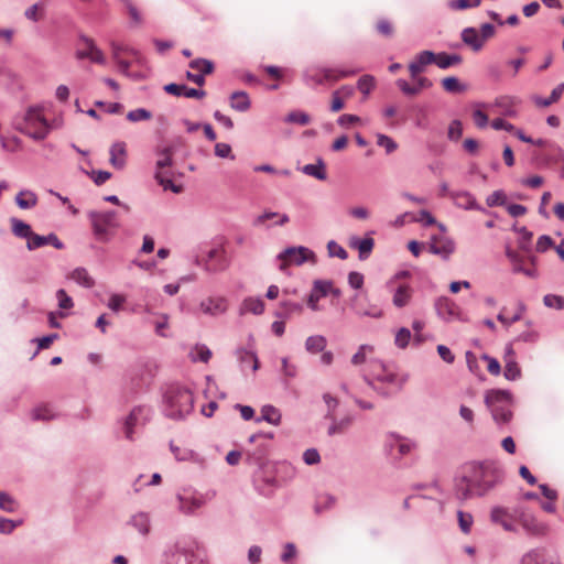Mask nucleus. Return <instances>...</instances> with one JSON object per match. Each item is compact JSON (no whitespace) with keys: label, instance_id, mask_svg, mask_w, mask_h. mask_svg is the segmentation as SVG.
I'll return each instance as SVG.
<instances>
[{"label":"nucleus","instance_id":"f257e3e1","mask_svg":"<svg viewBox=\"0 0 564 564\" xmlns=\"http://www.w3.org/2000/svg\"><path fill=\"white\" fill-rule=\"evenodd\" d=\"M465 469L477 496L485 495L502 478L501 471L490 464L470 463Z\"/></svg>","mask_w":564,"mask_h":564},{"label":"nucleus","instance_id":"f03ea898","mask_svg":"<svg viewBox=\"0 0 564 564\" xmlns=\"http://www.w3.org/2000/svg\"><path fill=\"white\" fill-rule=\"evenodd\" d=\"M485 402L496 422L507 423L510 421L512 413L510 410L511 398L509 392L505 390H490L486 393Z\"/></svg>","mask_w":564,"mask_h":564},{"label":"nucleus","instance_id":"7ed1b4c3","mask_svg":"<svg viewBox=\"0 0 564 564\" xmlns=\"http://www.w3.org/2000/svg\"><path fill=\"white\" fill-rule=\"evenodd\" d=\"M169 415L175 419L189 414L194 406L192 392L185 388H173L166 394Z\"/></svg>","mask_w":564,"mask_h":564},{"label":"nucleus","instance_id":"20e7f679","mask_svg":"<svg viewBox=\"0 0 564 564\" xmlns=\"http://www.w3.org/2000/svg\"><path fill=\"white\" fill-rule=\"evenodd\" d=\"M111 55L121 74L128 77H132L134 79L141 78L140 75L131 74L129 72V68L131 66L130 58L138 63H141L142 57L138 51H135L132 47L122 45L120 43L111 42Z\"/></svg>","mask_w":564,"mask_h":564},{"label":"nucleus","instance_id":"39448f33","mask_svg":"<svg viewBox=\"0 0 564 564\" xmlns=\"http://www.w3.org/2000/svg\"><path fill=\"white\" fill-rule=\"evenodd\" d=\"M21 131L35 140H42L48 132V124L40 108H30L24 117Z\"/></svg>","mask_w":564,"mask_h":564},{"label":"nucleus","instance_id":"423d86ee","mask_svg":"<svg viewBox=\"0 0 564 564\" xmlns=\"http://www.w3.org/2000/svg\"><path fill=\"white\" fill-rule=\"evenodd\" d=\"M280 270L285 271L290 265H301L305 261H315V254L305 247H291L278 256Z\"/></svg>","mask_w":564,"mask_h":564},{"label":"nucleus","instance_id":"0eeeda50","mask_svg":"<svg viewBox=\"0 0 564 564\" xmlns=\"http://www.w3.org/2000/svg\"><path fill=\"white\" fill-rule=\"evenodd\" d=\"M506 254L510 260L513 271L523 273L529 278H535L538 275L535 268V260L533 257H527L518 251L507 248Z\"/></svg>","mask_w":564,"mask_h":564},{"label":"nucleus","instance_id":"6e6552de","mask_svg":"<svg viewBox=\"0 0 564 564\" xmlns=\"http://www.w3.org/2000/svg\"><path fill=\"white\" fill-rule=\"evenodd\" d=\"M91 225L96 236L106 235L109 228L116 227V218L117 214L115 212H105V213H90L89 215Z\"/></svg>","mask_w":564,"mask_h":564},{"label":"nucleus","instance_id":"1a4fd4ad","mask_svg":"<svg viewBox=\"0 0 564 564\" xmlns=\"http://www.w3.org/2000/svg\"><path fill=\"white\" fill-rule=\"evenodd\" d=\"M490 519L494 523L501 525L506 531L516 532V516L507 508L495 507L491 510Z\"/></svg>","mask_w":564,"mask_h":564},{"label":"nucleus","instance_id":"9d476101","mask_svg":"<svg viewBox=\"0 0 564 564\" xmlns=\"http://www.w3.org/2000/svg\"><path fill=\"white\" fill-rule=\"evenodd\" d=\"M373 352H375L373 346L361 345L358 348L357 352L351 357V364L354 366H360L362 364L369 362L373 369L380 368V369H382V371L386 372L384 365L381 361L372 358Z\"/></svg>","mask_w":564,"mask_h":564},{"label":"nucleus","instance_id":"9b49d317","mask_svg":"<svg viewBox=\"0 0 564 564\" xmlns=\"http://www.w3.org/2000/svg\"><path fill=\"white\" fill-rule=\"evenodd\" d=\"M128 161L127 143L117 141L109 149V163L116 170H123Z\"/></svg>","mask_w":564,"mask_h":564},{"label":"nucleus","instance_id":"f8f14e48","mask_svg":"<svg viewBox=\"0 0 564 564\" xmlns=\"http://www.w3.org/2000/svg\"><path fill=\"white\" fill-rule=\"evenodd\" d=\"M227 300L221 296L207 297L203 300L199 304L200 312L212 316L224 314L227 311Z\"/></svg>","mask_w":564,"mask_h":564},{"label":"nucleus","instance_id":"ddd939ff","mask_svg":"<svg viewBox=\"0 0 564 564\" xmlns=\"http://www.w3.org/2000/svg\"><path fill=\"white\" fill-rule=\"evenodd\" d=\"M332 289L330 281L316 280L314 282L311 294L307 299V306L313 311H318V301L319 299L326 296L328 294V290Z\"/></svg>","mask_w":564,"mask_h":564},{"label":"nucleus","instance_id":"4468645a","mask_svg":"<svg viewBox=\"0 0 564 564\" xmlns=\"http://www.w3.org/2000/svg\"><path fill=\"white\" fill-rule=\"evenodd\" d=\"M454 242L446 237H433L430 245V252L447 259L454 252Z\"/></svg>","mask_w":564,"mask_h":564},{"label":"nucleus","instance_id":"2eb2a0df","mask_svg":"<svg viewBox=\"0 0 564 564\" xmlns=\"http://www.w3.org/2000/svg\"><path fill=\"white\" fill-rule=\"evenodd\" d=\"M435 54L431 51H423L416 55L413 62L409 65V72L412 78H416L420 75L426 65H430L434 62Z\"/></svg>","mask_w":564,"mask_h":564},{"label":"nucleus","instance_id":"dca6fc26","mask_svg":"<svg viewBox=\"0 0 564 564\" xmlns=\"http://www.w3.org/2000/svg\"><path fill=\"white\" fill-rule=\"evenodd\" d=\"M164 90L167 94L174 95V96H185L187 98H204L206 96V91L203 89H195L189 88L185 85H178V84H167L164 86Z\"/></svg>","mask_w":564,"mask_h":564},{"label":"nucleus","instance_id":"f3484780","mask_svg":"<svg viewBox=\"0 0 564 564\" xmlns=\"http://www.w3.org/2000/svg\"><path fill=\"white\" fill-rule=\"evenodd\" d=\"M180 510L184 513H193L195 510L205 505V499L202 495H178Z\"/></svg>","mask_w":564,"mask_h":564},{"label":"nucleus","instance_id":"a211bd4d","mask_svg":"<svg viewBox=\"0 0 564 564\" xmlns=\"http://www.w3.org/2000/svg\"><path fill=\"white\" fill-rule=\"evenodd\" d=\"M454 204L463 209L484 210V208L476 202L475 197L468 192H454L449 194Z\"/></svg>","mask_w":564,"mask_h":564},{"label":"nucleus","instance_id":"6ab92c4d","mask_svg":"<svg viewBox=\"0 0 564 564\" xmlns=\"http://www.w3.org/2000/svg\"><path fill=\"white\" fill-rule=\"evenodd\" d=\"M505 377L508 380H516L520 378L521 370L518 366V364L514 360V351L512 347L509 345L506 348V355H505Z\"/></svg>","mask_w":564,"mask_h":564},{"label":"nucleus","instance_id":"aec40b11","mask_svg":"<svg viewBox=\"0 0 564 564\" xmlns=\"http://www.w3.org/2000/svg\"><path fill=\"white\" fill-rule=\"evenodd\" d=\"M393 292L392 302L397 307L405 306L412 296V289L406 283L395 284L393 289H389Z\"/></svg>","mask_w":564,"mask_h":564},{"label":"nucleus","instance_id":"412c9836","mask_svg":"<svg viewBox=\"0 0 564 564\" xmlns=\"http://www.w3.org/2000/svg\"><path fill=\"white\" fill-rule=\"evenodd\" d=\"M455 492L460 500L469 499L475 495V489L471 481L468 479V474L465 468L462 477L456 480Z\"/></svg>","mask_w":564,"mask_h":564},{"label":"nucleus","instance_id":"4be33fe9","mask_svg":"<svg viewBox=\"0 0 564 564\" xmlns=\"http://www.w3.org/2000/svg\"><path fill=\"white\" fill-rule=\"evenodd\" d=\"M193 556L194 554L189 550L177 542L167 555V564H192L191 557Z\"/></svg>","mask_w":564,"mask_h":564},{"label":"nucleus","instance_id":"5701e85b","mask_svg":"<svg viewBox=\"0 0 564 564\" xmlns=\"http://www.w3.org/2000/svg\"><path fill=\"white\" fill-rule=\"evenodd\" d=\"M519 523L522 525V528L530 534H542L544 532V525L538 520L528 514H520L518 518Z\"/></svg>","mask_w":564,"mask_h":564},{"label":"nucleus","instance_id":"b1692460","mask_svg":"<svg viewBox=\"0 0 564 564\" xmlns=\"http://www.w3.org/2000/svg\"><path fill=\"white\" fill-rule=\"evenodd\" d=\"M525 306L522 303H519L516 312L512 315H509L507 308L503 307L498 314L497 318L502 325L510 327L513 323L522 318Z\"/></svg>","mask_w":564,"mask_h":564},{"label":"nucleus","instance_id":"393cba45","mask_svg":"<svg viewBox=\"0 0 564 564\" xmlns=\"http://www.w3.org/2000/svg\"><path fill=\"white\" fill-rule=\"evenodd\" d=\"M15 203L21 209H30L36 206L37 196L35 193L24 189L17 194Z\"/></svg>","mask_w":564,"mask_h":564},{"label":"nucleus","instance_id":"a878e982","mask_svg":"<svg viewBox=\"0 0 564 564\" xmlns=\"http://www.w3.org/2000/svg\"><path fill=\"white\" fill-rule=\"evenodd\" d=\"M250 99L246 91H235L230 96V107L237 111H247L250 108Z\"/></svg>","mask_w":564,"mask_h":564},{"label":"nucleus","instance_id":"bb28decb","mask_svg":"<svg viewBox=\"0 0 564 564\" xmlns=\"http://www.w3.org/2000/svg\"><path fill=\"white\" fill-rule=\"evenodd\" d=\"M264 311V303L258 297L246 299L240 307V314L253 313L256 315L262 314Z\"/></svg>","mask_w":564,"mask_h":564},{"label":"nucleus","instance_id":"cd10ccee","mask_svg":"<svg viewBox=\"0 0 564 564\" xmlns=\"http://www.w3.org/2000/svg\"><path fill=\"white\" fill-rule=\"evenodd\" d=\"M302 172L319 181H325L327 178L326 167L322 160H318L316 164L304 165L302 167Z\"/></svg>","mask_w":564,"mask_h":564},{"label":"nucleus","instance_id":"c85d7f7f","mask_svg":"<svg viewBox=\"0 0 564 564\" xmlns=\"http://www.w3.org/2000/svg\"><path fill=\"white\" fill-rule=\"evenodd\" d=\"M261 420L273 425H279L281 422V413L273 405H264L261 409V417L257 419V422Z\"/></svg>","mask_w":564,"mask_h":564},{"label":"nucleus","instance_id":"c756f323","mask_svg":"<svg viewBox=\"0 0 564 564\" xmlns=\"http://www.w3.org/2000/svg\"><path fill=\"white\" fill-rule=\"evenodd\" d=\"M462 40L465 44L471 46L475 51L480 50L482 41L479 39L477 31L473 28H467L462 33Z\"/></svg>","mask_w":564,"mask_h":564},{"label":"nucleus","instance_id":"7c9ffc66","mask_svg":"<svg viewBox=\"0 0 564 564\" xmlns=\"http://www.w3.org/2000/svg\"><path fill=\"white\" fill-rule=\"evenodd\" d=\"M11 228L17 237L26 239V242L33 232L30 225L15 218L11 219Z\"/></svg>","mask_w":564,"mask_h":564},{"label":"nucleus","instance_id":"2f4dec72","mask_svg":"<svg viewBox=\"0 0 564 564\" xmlns=\"http://www.w3.org/2000/svg\"><path fill=\"white\" fill-rule=\"evenodd\" d=\"M156 182L163 187L164 191H172L173 193H181L182 186L175 185L164 171H155L154 175Z\"/></svg>","mask_w":564,"mask_h":564},{"label":"nucleus","instance_id":"473e14b6","mask_svg":"<svg viewBox=\"0 0 564 564\" xmlns=\"http://www.w3.org/2000/svg\"><path fill=\"white\" fill-rule=\"evenodd\" d=\"M326 343V338L322 335L310 336L305 341V348L312 354H317L324 350Z\"/></svg>","mask_w":564,"mask_h":564},{"label":"nucleus","instance_id":"72a5a7b5","mask_svg":"<svg viewBox=\"0 0 564 564\" xmlns=\"http://www.w3.org/2000/svg\"><path fill=\"white\" fill-rule=\"evenodd\" d=\"M173 153L174 151L171 147H166L158 152L156 171H164L165 167L173 164Z\"/></svg>","mask_w":564,"mask_h":564},{"label":"nucleus","instance_id":"f704fd0d","mask_svg":"<svg viewBox=\"0 0 564 564\" xmlns=\"http://www.w3.org/2000/svg\"><path fill=\"white\" fill-rule=\"evenodd\" d=\"M192 361L208 362L212 358L210 349L205 345H196L189 352Z\"/></svg>","mask_w":564,"mask_h":564},{"label":"nucleus","instance_id":"c9c22d12","mask_svg":"<svg viewBox=\"0 0 564 564\" xmlns=\"http://www.w3.org/2000/svg\"><path fill=\"white\" fill-rule=\"evenodd\" d=\"M462 62V57L458 55H448L446 53L435 54V63L438 67L445 69L452 65L458 64Z\"/></svg>","mask_w":564,"mask_h":564},{"label":"nucleus","instance_id":"e433bc0d","mask_svg":"<svg viewBox=\"0 0 564 564\" xmlns=\"http://www.w3.org/2000/svg\"><path fill=\"white\" fill-rule=\"evenodd\" d=\"M144 408H134L129 416L127 417L126 424H124V432L127 438H132V427L138 423L139 416H141L144 412Z\"/></svg>","mask_w":564,"mask_h":564},{"label":"nucleus","instance_id":"4c0bfd02","mask_svg":"<svg viewBox=\"0 0 564 564\" xmlns=\"http://www.w3.org/2000/svg\"><path fill=\"white\" fill-rule=\"evenodd\" d=\"M375 246V241L372 238H365L356 240L352 243V247L357 248L359 251V258L366 259L371 253Z\"/></svg>","mask_w":564,"mask_h":564},{"label":"nucleus","instance_id":"58836bf2","mask_svg":"<svg viewBox=\"0 0 564 564\" xmlns=\"http://www.w3.org/2000/svg\"><path fill=\"white\" fill-rule=\"evenodd\" d=\"M236 354L241 365H252L253 371L259 369V360L254 352L246 349H238Z\"/></svg>","mask_w":564,"mask_h":564},{"label":"nucleus","instance_id":"ea45409f","mask_svg":"<svg viewBox=\"0 0 564 564\" xmlns=\"http://www.w3.org/2000/svg\"><path fill=\"white\" fill-rule=\"evenodd\" d=\"M70 278L85 288H91L94 285V280L84 268L75 269L72 272Z\"/></svg>","mask_w":564,"mask_h":564},{"label":"nucleus","instance_id":"a19ab883","mask_svg":"<svg viewBox=\"0 0 564 564\" xmlns=\"http://www.w3.org/2000/svg\"><path fill=\"white\" fill-rule=\"evenodd\" d=\"M32 420L34 421H50L55 414L47 405H39L31 411Z\"/></svg>","mask_w":564,"mask_h":564},{"label":"nucleus","instance_id":"79ce46f5","mask_svg":"<svg viewBox=\"0 0 564 564\" xmlns=\"http://www.w3.org/2000/svg\"><path fill=\"white\" fill-rule=\"evenodd\" d=\"M131 523L134 528H137L142 534H148L150 530V520L147 513H137L132 517Z\"/></svg>","mask_w":564,"mask_h":564},{"label":"nucleus","instance_id":"37998d69","mask_svg":"<svg viewBox=\"0 0 564 564\" xmlns=\"http://www.w3.org/2000/svg\"><path fill=\"white\" fill-rule=\"evenodd\" d=\"M189 67L192 69H195L197 70L199 74H202L203 76L204 75H208V74H212L213 70H214V64L208 61V59H204V58H197V59H193L191 63H189Z\"/></svg>","mask_w":564,"mask_h":564},{"label":"nucleus","instance_id":"c03bdc74","mask_svg":"<svg viewBox=\"0 0 564 564\" xmlns=\"http://www.w3.org/2000/svg\"><path fill=\"white\" fill-rule=\"evenodd\" d=\"M355 73V70H340L332 68H326L323 70L324 79L332 83L338 82L341 78L352 76Z\"/></svg>","mask_w":564,"mask_h":564},{"label":"nucleus","instance_id":"a18cd8bd","mask_svg":"<svg viewBox=\"0 0 564 564\" xmlns=\"http://www.w3.org/2000/svg\"><path fill=\"white\" fill-rule=\"evenodd\" d=\"M436 306L441 315L454 316L456 314L457 306L447 297H441L437 301Z\"/></svg>","mask_w":564,"mask_h":564},{"label":"nucleus","instance_id":"49530a36","mask_svg":"<svg viewBox=\"0 0 564 564\" xmlns=\"http://www.w3.org/2000/svg\"><path fill=\"white\" fill-rule=\"evenodd\" d=\"M563 93H564V83L557 85L552 90L551 95H549V98H546V99H536V104L539 106H542V107H547L551 104L557 101L561 98V96L563 95Z\"/></svg>","mask_w":564,"mask_h":564},{"label":"nucleus","instance_id":"de8ad7c7","mask_svg":"<svg viewBox=\"0 0 564 564\" xmlns=\"http://www.w3.org/2000/svg\"><path fill=\"white\" fill-rule=\"evenodd\" d=\"M376 30L384 37H391L394 33L393 24L388 19H379L376 23Z\"/></svg>","mask_w":564,"mask_h":564},{"label":"nucleus","instance_id":"09e8293b","mask_svg":"<svg viewBox=\"0 0 564 564\" xmlns=\"http://www.w3.org/2000/svg\"><path fill=\"white\" fill-rule=\"evenodd\" d=\"M352 419L350 416H346L338 422L333 423L328 429L329 435L344 433L351 424Z\"/></svg>","mask_w":564,"mask_h":564},{"label":"nucleus","instance_id":"8fccbe9b","mask_svg":"<svg viewBox=\"0 0 564 564\" xmlns=\"http://www.w3.org/2000/svg\"><path fill=\"white\" fill-rule=\"evenodd\" d=\"M80 45H82V47H79L76 51V57L78 59L88 58V56L90 55V45H95V42L89 37L82 36Z\"/></svg>","mask_w":564,"mask_h":564},{"label":"nucleus","instance_id":"3c124183","mask_svg":"<svg viewBox=\"0 0 564 564\" xmlns=\"http://www.w3.org/2000/svg\"><path fill=\"white\" fill-rule=\"evenodd\" d=\"M151 118H152V113L143 108L131 110L127 115V119L131 122L150 120Z\"/></svg>","mask_w":564,"mask_h":564},{"label":"nucleus","instance_id":"603ef678","mask_svg":"<svg viewBox=\"0 0 564 564\" xmlns=\"http://www.w3.org/2000/svg\"><path fill=\"white\" fill-rule=\"evenodd\" d=\"M357 87L367 96L375 87V78L370 75H364L359 78Z\"/></svg>","mask_w":564,"mask_h":564},{"label":"nucleus","instance_id":"864d4df0","mask_svg":"<svg viewBox=\"0 0 564 564\" xmlns=\"http://www.w3.org/2000/svg\"><path fill=\"white\" fill-rule=\"evenodd\" d=\"M443 88L448 93H459L464 87L456 77H446L442 80Z\"/></svg>","mask_w":564,"mask_h":564},{"label":"nucleus","instance_id":"5fc2aeb1","mask_svg":"<svg viewBox=\"0 0 564 564\" xmlns=\"http://www.w3.org/2000/svg\"><path fill=\"white\" fill-rule=\"evenodd\" d=\"M544 304L547 307L563 310L564 308V297L555 294H547L543 299Z\"/></svg>","mask_w":564,"mask_h":564},{"label":"nucleus","instance_id":"6e6d98bb","mask_svg":"<svg viewBox=\"0 0 564 564\" xmlns=\"http://www.w3.org/2000/svg\"><path fill=\"white\" fill-rule=\"evenodd\" d=\"M411 333L408 328H400L395 334L394 343L399 348H405L410 341Z\"/></svg>","mask_w":564,"mask_h":564},{"label":"nucleus","instance_id":"4d7b16f0","mask_svg":"<svg viewBox=\"0 0 564 564\" xmlns=\"http://www.w3.org/2000/svg\"><path fill=\"white\" fill-rule=\"evenodd\" d=\"M286 121L292 123H299L301 126H306L310 123L311 119L310 116L305 112L293 111L288 115Z\"/></svg>","mask_w":564,"mask_h":564},{"label":"nucleus","instance_id":"13d9d810","mask_svg":"<svg viewBox=\"0 0 564 564\" xmlns=\"http://www.w3.org/2000/svg\"><path fill=\"white\" fill-rule=\"evenodd\" d=\"M506 200H507V197L502 191H495L492 194H490L487 197L486 203L489 207H492V206H502V205H505Z\"/></svg>","mask_w":564,"mask_h":564},{"label":"nucleus","instance_id":"bf43d9fd","mask_svg":"<svg viewBox=\"0 0 564 564\" xmlns=\"http://www.w3.org/2000/svg\"><path fill=\"white\" fill-rule=\"evenodd\" d=\"M415 447V444L410 441L398 440L394 445H391V448H397L400 456L408 455Z\"/></svg>","mask_w":564,"mask_h":564},{"label":"nucleus","instance_id":"052dcab7","mask_svg":"<svg viewBox=\"0 0 564 564\" xmlns=\"http://www.w3.org/2000/svg\"><path fill=\"white\" fill-rule=\"evenodd\" d=\"M0 509L4 510L7 512H13L17 509V503L11 496H9L8 494L1 492L0 494Z\"/></svg>","mask_w":564,"mask_h":564},{"label":"nucleus","instance_id":"680f3d73","mask_svg":"<svg viewBox=\"0 0 564 564\" xmlns=\"http://www.w3.org/2000/svg\"><path fill=\"white\" fill-rule=\"evenodd\" d=\"M481 0H454L449 7L454 10H465L468 8H476L480 4Z\"/></svg>","mask_w":564,"mask_h":564},{"label":"nucleus","instance_id":"e2e57ef3","mask_svg":"<svg viewBox=\"0 0 564 564\" xmlns=\"http://www.w3.org/2000/svg\"><path fill=\"white\" fill-rule=\"evenodd\" d=\"M56 297L58 300V307L62 310H69L74 306V302L70 296L67 295L65 290L61 289L56 292Z\"/></svg>","mask_w":564,"mask_h":564},{"label":"nucleus","instance_id":"0e129e2a","mask_svg":"<svg viewBox=\"0 0 564 564\" xmlns=\"http://www.w3.org/2000/svg\"><path fill=\"white\" fill-rule=\"evenodd\" d=\"M377 143L378 145L384 148L387 153H392L398 148L397 143L386 134H378Z\"/></svg>","mask_w":564,"mask_h":564},{"label":"nucleus","instance_id":"69168bd1","mask_svg":"<svg viewBox=\"0 0 564 564\" xmlns=\"http://www.w3.org/2000/svg\"><path fill=\"white\" fill-rule=\"evenodd\" d=\"M458 523L464 533H468L470 531L473 524V517L470 513H465L463 511H458Z\"/></svg>","mask_w":564,"mask_h":564},{"label":"nucleus","instance_id":"338daca9","mask_svg":"<svg viewBox=\"0 0 564 564\" xmlns=\"http://www.w3.org/2000/svg\"><path fill=\"white\" fill-rule=\"evenodd\" d=\"M45 236H40L35 232H32L31 237L29 238V241L26 242V247L29 250H34L41 247L46 246Z\"/></svg>","mask_w":564,"mask_h":564},{"label":"nucleus","instance_id":"774afa93","mask_svg":"<svg viewBox=\"0 0 564 564\" xmlns=\"http://www.w3.org/2000/svg\"><path fill=\"white\" fill-rule=\"evenodd\" d=\"M447 134L451 140L457 141L463 134L462 122L459 120L452 121Z\"/></svg>","mask_w":564,"mask_h":564}]
</instances>
